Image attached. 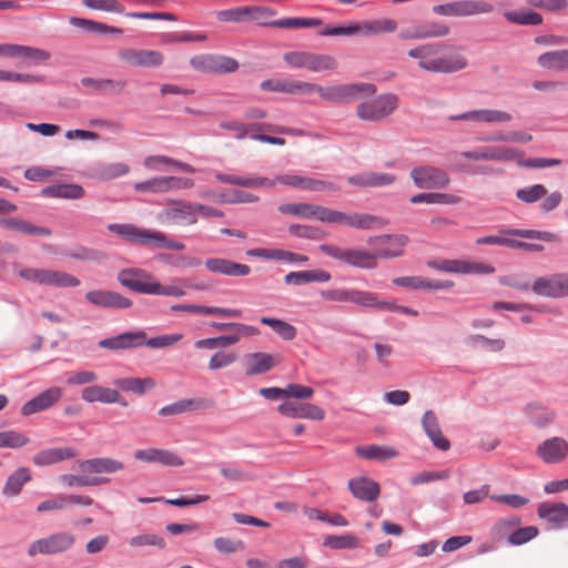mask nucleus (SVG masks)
I'll return each instance as SVG.
<instances>
[{"mask_svg":"<svg viewBox=\"0 0 568 568\" xmlns=\"http://www.w3.org/2000/svg\"><path fill=\"white\" fill-rule=\"evenodd\" d=\"M205 267L216 274L232 277H243L250 274L251 267L246 264L233 262L227 258L212 257L204 262Z\"/></svg>","mask_w":568,"mask_h":568,"instance_id":"29","label":"nucleus"},{"mask_svg":"<svg viewBox=\"0 0 568 568\" xmlns=\"http://www.w3.org/2000/svg\"><path fill=\"white\" fill-rule=\"evenodd\" d=\"M134 190L153 194L170 193L168 176H154L146 181L138 182L134 184Z\"/></svg>","mask_w":568,"mask_h":568,"instance_id":"59","label":"nucleus"},{"mask_svg":"<svg viewBox=\"0 0 568 568\" xmlns=\"http://www.w3.org/2000/svg\"><path fill=\"white\" fill-rule=\"evenodd\" d=\"M168 207L159 213L163 222H172L184 225H193L197 222L195 215V203L183 200H171Z\"/></svg>","mask_w":568,"mask_h":568,"instance_id":"16","label":"nucleus"},{"mask_svg":"<svg viewBox=\"0 0 568 568\" xmlns=\"http://www.w3.org/2000/svg\"><path fill=\"white\" fill-rule=\"evenodd\" d=\"M448 119L450 121H470L478 123H505L511 121L513 116L506 111L481 109L450 115Z\"/></svg>","mask_w":568,"mask_h":568,"instance_id":"26","label":"nucleus"},{"mask_svg":"<svg viewBox=\"0 0 568 568\" xmlns=\"http://www.w3.org/2000/svg\"><path fill=\"white\" fill-rule=\"evenodd\" d=\"M77 468L88 475L100 476L101 474L118 473L124 468V464L110 457H95L78 460Z\"/></svg>","mask_w":568,"mask_h":568,"instance_id":"25","label":"nucleus"},{"mask_svg":"<svg viewBox=\"0 0 568 568\" xmlns=\"http://www.w3.org/2000/svg\"><path fill=\"white\" fill-rule=\"evenodd\" d=\"M272 14H274V11L270 8L247 6L217 11L216 18L222 22H242L245 20H260Z\"/></svg>","mask_w":568,"mask_h":568,"instance_id":"19","label":"nucleus"},{"mask_svg":"<svg viewBox=\"0 0 568 568\" xmlns=\"http://www.w3.org/2000/svg\"><path fill=\"white\" fill-rule=\"evenodd\" d=\"M129 545L134 548L139 547H145V546H153L158 547L160 549L165 548V540L162 536L156 534H141L131 537L128 540Z\"/></svg>","mask_w":568,"mask_h":568,"instance_id":"62","label":"nucleus"},{"mask_svg":"<svg viewBox=\"0 0 568 568\" xmlns=\"http://www.w3.org/2000/svg\"><path fill=\"white\" fill-rule=\"evenodd\" d=\"M70 23L72 26L82 28V29L87 30L88 32L113 33V34H121L122 33L121 29H118V28H114V27H110V26L101 23V22L88 20V19H84V18H75V17H73V18L70 19Z\"/></svg>","mask_w":568,"mask_h":568,"instance_id":"57","label":"nucleus"},{"mask_svg":"<svg viewBox=\"0 0 568 568\" xmlns=\"http://www.w3.org/2000/svg\"><path fill=\"white\" fill-rule=\"evenodd\" d=\"M537 514L551 528H561L568 523V506L564 503H541L538 506Z\"/></svg>","mask_w":568,"mask_h":568,"instance_id":"31","label":"nucleus"},{"mask_svg":"<svg viewBox=\"0 0 568 568\" xmlns=\"http://www.w3.org/2000/svg\"><path fill=\"white\" fill-rule=\"evenodd\" d=\"M326 301L353 303L363 307L385 306L387 303L378 301L375 293L357 288H329L321 292Z\"/></svg>","mask_w":568,"mask_h":568,"instance_id":"10","label":"nucleus"},{"mask_svg":"<svg viewBox=\"0 0 568 568\" xmlns=\"http://www.w3.org/2000/svg\"><path fill=\"white\" fill-rule=\"evenodd\" d=\"M119 58L133 67H159L163 63V54L156 50L123 49L118 53Z\"/></svg>","mask_w":568,"mask_h":568,"instance_id":"23","label":"nucleus"},{"mask_svg":"<svg viewBox=\"0 0 568 568\" xmlns=\"http://www.w3.org/2000/svg\"><path fill=\"white\" fill-rule=\"evenodd\" d=\"M144 166L149 170H159L158 164L171 165L186 173H194L195 168L166 155H150L144 159Z\"/></svg>","mask_w":568,"mask_h":568,"instance_id":"52","label":"nucleus"},{"mask_svg":"<svg viewBox=\"0 0 568 568\" xmlns=\"http://www.w3.org/2000/svg\"><path fill=\"white\" fill-rule=\"evenodd\" d=\"M332 278L329 272L324 270H313V271H300V272H290L285 275L284 281L288 285H304L311 282L326 283Z\"/></svg>","mask_w":568,"mask_h":568,"instance_id":"40","label":"nucleus"},{"mask_svg":"<svg viewBox=\"0 0 568 568\" xmlns=\"http://www.w3.org/2000/svg\"><path fill=\"white\" fill-rule=\"evenodd\" d=\"M399 106V98L395 93H383L357 105V116L367 122H381Z\"/></svg>","mask_w":568,"mask_h":568,"instance_id":"7","label":"nucleus"},{"mask_svg":"<svg viewBox=\"0 0 568 568\" xmlns=\"http://www.w3.org/2000/svg\"><path fill=\"white\" fill-rule=\"evenodd\" d=\"M29 443L28 436L16 430L0 432V448H19Z\"/></svg>","mask_w":568,"mask_h":568,"instance_id":"64","label":"nucleus"},{"mask_svg":"<svg viewBox=\"0 0 568 568\" xmlns=\"http://www.w3.org/2000/svg\"><path fill=\"white\" fill-rule=\"evenodd\" d=\"M134 458L143 463H158L168 467H181L184 460L174 452L161 448L138 449L134 452Z\"/></svg>","mask_w":568,"mask_h":568,"instance_id":"24","label":"nucleus"},{"mask_svg":"<svg viewBox=\"0 0 568 568\" xmlns=\"http://www.w3.org/2000/svg\"><path fill=\"white\" fill-rule=\"evenodd\" d=\"M547 194V189L542 184H534L517 190L516 197L524 203H535Z\"/></svg>","mask_w":568,"mask_h":568,"instance_id":"63","label":"nucleus"},{"mask_svg":"<svg viewBox=\"0 0 568 568\" xmlns=\"http://www.w3.org/2000/svg\"><path fill=\"white\" fill-rule=\"evenodd\" d=\"M262 24L273 28L298 29L321 26L322 20L317 18H285L271 22H262Z\"/></svg>","mask_w":568,"mask_h":568,"instance_id":"56","label":"nucleus"},{"mask_svg":"<svg viewBox=\"0 0 568 568\" xmlns=\"http://www.w3.org/2000/svg\"><path fill=\"white\" fill-rule=\"evenodd\" d=\"M364 36H376L396 31L397 22L393 19L366 20L361 22Z\"/></svg>","mask_w":568,"mask_h":568,"instance_id":"54","label":"nucleus"},{"mask_svg":"<svg viewBox=\"0 0 568 568\" xmlns=\"http://www.w3.org/2000/svg\"><path fill=\"white\" fill-rule=\"evenodd\" d=\"M219 126L223 130L232 131L234 132V136L237 140L245 139L250 133L253 134V132L256 131H264V129H270V124H262V123H244L237 120L233 121H221Z\"/></svg>","mask_w":568,"mask_h":568,"instance_id":"46","label":"nucleus"},{"mask_svg":"<svg viewBox=\"0 0 568 568\" xmlns=\"http://www.w3.org/2000/svg\"><path fill=\"white\" fill-rule=\"evenodd\" d=\"M118 281L124 287L141 294H151L152 275L140 268H125L118 274Z\"/></svg>","mask_w":568,"mask_h":568,"instance_id":"21","label":"nucleus"},{"mask_svg":"<svg viewBox=\"0 0 568 568\" xmlns=\"http://www.w3.org/2000/svg\"><path fill=\"white\" fill-rule=\"evenodd\" d=\"M536 455L546 464H559L568 456V442L558 436L545 439L537 446Z\"/></svg>","mask_w":568,"mask_h":568,"instance_id":"18","label":"nucleus"},{"mask_svg":"<svg viewBox=\"0 0 568 568\" xmlns=\"http://www.w3.org/2000/svg\"><path fill=\"white\" fill-rule=\"evenodd\" d=\"M433 11L446 17H470L493 11V6L485 1L460 0L433 8Z\"/></svg>","mask_w":568,"mask_h":568,"instance_id":"13","label":"nucleus"},{"mask_svg":"<svg viewBox=\"0 0 568 568\" xmlns=\"http://www.w3.org/2000/svg\"><path fill=\"white\" fill-rule=\"evenodd\" d=\"M85 300L98 307L124 310L132 306V301L118 292L94 290L85 293Z\"/></svg>","mask_w":568,"mask_h":568,"instance_id":"22","label":"nucleus"},{"mask_svg":"<svg viewBox=\"0 0 568 568\" xmlns=\"http://www.w3.org/2000/svg\"><path fill=\"white\" fill-rule=\"evenodd\" d=\"M462 199L449 193H418L410 197L413 204H457Z\"/></svg>","mask_w":568,"mask_h":568,"instance_id":"55","label":"nucleus"},{"mask_svg":"<svg viewBox=\"0 0 568 568\" xmlns=\"http://www.w3.org/2000/svg\"><path fill=\"white\" fill-rule=\"evenodd\" d=\"M260 322L270 326L284 341H293L297 335L295 326L283 320L263 316Z\"/></svg>","mask_w":568,"mask_h":568,"instance_id":"53","label":"nucleus"},{"mask_svg":"<svg viewBox=\"0 0 568 568\" xmlns=\"http://www.w3.org/2000/svg\"><path fill=\"white\" fill-rule=\"evenodd\" d=\"M468 65L467 59L460 53L437 55L434 73H454L464 70Z\"/></svg>","mask_w":568,"mask_h":568,"instance_id":"42","label":"nucleus"},{"mask_svg":"<svg viewBox=\"0 0 568 568\" xmlns=\"http://www.w3.org/2000/svg\"><path fill=\"white\" fill-rule=\"evenodd\" d=\"M16 268L17 274L29 283L58 288L77 287L80 285L78 277L63 271L17 266Z\"/></svg>","mask_w":568,"mask_h":568,"instance_id":"6","label":"nucleus"},{"mask_svg":"<svg viewBox=\"0 0 568 568\" xmlns=\"http://www.w3.org/2000/svg\"><path fill=\"white\" fill-rule=\"evenodd\" d=\"M531 291L542 297L564 298L568 296V273H555L537 277Z\"/></svg>","mask_w":568,"mask_h":568,"instance_id":"11","label":"nucleus"},{"mask_svg":"<svg viewBox=\"0 0 568 568\" xmlns=\"http://www.w3.org/2000/svg\"><path fill=\"white\" fill-rule=\"evenodd\" d=\"M280 356L270 353H251L244 356V365L247 375H258L271 371L277 363Z\"/></svg>","mask_w":568,"mask_h":568,"instance_id":"34","label":"nucleus"},{"mask_svg":"<svg viewBox=\"0 0 568 568\" xmlns=\"http://www.w3.org/2000/svg\"><path fill=\"white\" fill-rule=\"evenodd\" d=\"M444 48L445 44L442 42L424 43L409 49L407 54L418 61L420 69L434 73L435 61Z\"/></svg>","mask_w":568,"mask_h":568,"instance_id":"27","label":"nucleus"},{"mask_svg":"<svg viewBox=\"0 0 568 568\" xmlns=\"http://www.w3.org/2000/svg\"><path fill=\"white\" fill-rule=\"evenodd\" d=\"M320 251L343 264L362 270H374L378 263L375 261L373 250L363 247H342L336 244L324 243L318 246Z\"/></svg>","mask_w":568,"mask_h":568,"instance_id":"5","label":"nucleus"},{"mask_svg":"<svg viewBox=\"0 0 568 568\" xmlns=\"http://www.w3.org/2000/svg\"><path fill=\"white\" fill-rule=\"evenodd\" d=\"M427 265L439 272L456 274H491L495 272V267L489 264L466 260H434L429 261Z\"/></svg>","mask_w":568,"mask_h":568,"instance_id":"12","label":"nucleus"},{"mask_svg":"<svg viewBox=\"0 0 568 568\" xmlns=\"http://www.w3.org/2000/svg\"><path fill=\"white\" fill-rule=\"evenodd\" d=\"M190 64L197 71L207 73H231L237 70L239 62L226 55L199 54L190 60Z\"/></svg>","mask_w":568,"mask_h":568,"instance_id":"14","label":"nucleus"},{"mask_svg":"<svg viewBox=\"0 0 568 568\" xmlns=\"http://www.w3.org/2000/svg\"><path fill=\"white\" fill-rule=\"evenodd\" d=\"M355 453L365 459L379 462L388 460L398 456V450L390 446L368 445L357 446Z\"/></svg>","mask_w":568,"mask_h":568,"instance_id":"45","label":"nucleus"},{"mask_svg":"<svg viewBox=\"0 0 568 568\" xmlns=\"http://www.w3.org/2000/svg\"><path fill=\"white\" fill-rule=\"evenodd\" d=\"M521 519L516 515L499 518L490 528V537L494 541L510 542V536L514 529L520 526Z\"/></svg>","mask_w":568,"mask_h":568,"instance_id":"41","label":"nucleus"},{"mask_svg":"<svg viewBox=\"0 0 568 568\" xmlns=\"http://www.w3.org/2000/svg\"><path fill=\"white\" fill-rule=\"evenodd\" d=\"M113 385L123 392L143 395L146 390L152 389L155 383L152 378L124 377L114 379Z\"/></svg>","mask_w":568,"mask_h":568,"instance_id":"47","label":"nucleus"},{"mask_svg":"<svg viewBox=\"0 0 568 568\" xmlns=\"http://www.w3.org/2000/svg\"><path fill=\"white\" fill-rule=\"evenodd\" d=\"M215 178L219 182L244 187L274 186V181L267 178H242L223 173H216Z\"/></svg>","mask_w":568,"mask_h":568,"instance_id":"48","label":"nucleus"},{"mask_svg":"<svg viewBox=\"0 0 568 568\" xmlns=\"http://www.w3.org/2000/svg\"><path fill=\"white\" fill-rule=\"evenodd\" d=\"M202 407V400L183 398L172 404L165 405L159 409V415L163 417L181 415L186 412L196 410Z\"/></svg>","mask_w":568,"mask_h":568,"instance_id":"51","label":"nucleus"},{"mask_svg":"<svg viewBox=\"0 0 568 568\" xmlns=\"http://www.w3.org/2000/svg\"><path fill=\"white\" fill-rule=\"evenodd\" d=\"M75 542V536L69 531H59L32 541L28 547V555H58L69 551Z\"/></svg>","mask_w":568,"mask_h":568,"instance_id":"8","label":"nucleus"},{"mask_svg":"<svg viewBox=\"0 0 568 568\" xmlns=\"http://www.w3.org/2000/svg\"><path fill=\"white\" fill-rule=\"evenodd\" d=\"M488 153L491 154L494 162H517L523 158V152L519 149L511 146H487Z\"/></svg>","mask_w":568,"mask_h":568,"instance_id":"58","label":"nucleus"},{"mask_svg":"<svg viewBox=\"0 0 568 568\" xmlns=\"http://www.w3.org/2000/svg\"><path fill=\"white\" fill-rule=\"evenodd\" d=\"M277 412L290 418L311 420H323L325 418L324 409L310 403L284 402L277 406Z\"/></svg>","mask_w":568,"mask_h":568,"instance_id":"20","label":"nucleus"},{"mask_svg":"<svg viewBox=\"0 0 568 568\" xmlns=\"http://www.w3.org/2000/svg\"><path fill=\"white\" fill-rule=\"evenodd\" d=\"M108 230L134 244L152 245L175 251H183L185 248L182 242L168 237L163 232L140 227L130 223H112L108 225Z\"/></svg>","mask_w":568,"mask_h":568,"instance_id":"1","label":"nucleus"},{"mask_svg":"<svg viewBox=\"0 0 568 568\" xmlns=\"http://www.w3.org/2000/svg\"><path fill=\"white\" fill-rule=\"evenodd\" d=\"M0 227L16 231L27 235L49 236L51 230L44 226H37L32 223L17 217H0Z\"/></svg>","mask_w":568,"mask_h":568,"instance_id":"38","label":"nucleus"},{"mask_svg":"<svg viewBox=\"0 0 568 568\" xmlns=\"http://www.w3.org/2000/svg\"><path fill=\"white\" fill-rule=\"evenodd\" d=\"M145 333L143 331L125 332L113 337H108L99 342V346L104 349L123 351L144 345Z\"/></svg>","mask_w":568,"mask_h":568,"instance_id":"28","label":"nucleus"},{"mask_svg":"<svg viewBox=\"0 0 568 568\" xmlns=\"http://www.w3.org/2000/svg\"><path fill=\"white\" fill-rule=\"evenodd\" d=\"M31 479V475L28 468L20 467L13 474H11L2 489V494L7 497H14L20 494L24 484Z\"/></svg>","mask_w":568,"mask_h":568,"instance_id":"49","label":"nucleus"},{"mask_svg":"<svg viewBox=\"0 0 568 568\" xmlns=\"http://www.w3.org/2000/svg\"><path fill=\"white\" fill-rule=\"evenodd\" d=\"M321 205H313L308 203H288L278 206V211L283 214H291L303 219L318 220Z\"/></svg>","mask_w":568,"mask_h":568,"instance_id":"50","label":"nucleus"},{"mask_svg":"<svg viewBox=\"0 0 568 568\" xmlns=\"http://www.w3.org/2000/svg\"><path fill=\"white\" fill-rule=\"evenodd\" d=\"M41 194L47 197L81 199L84 190L79 184H52L42 189Z\"/></svg>","mask_w":568,"mask_h":568,"instance_id":"44","label":"nucleus"},{"mask_svg":"<svg viewBox=\"0 0 568 568\" xmlns=\"http://www.w3.org/2000/svg\"><path fill=\"white\" fill-rule=\"evenodd\" d=\"M78 452L72 447H55L39 452L33 456V463L37 466H48L67 459H72Z\"/></svg>","mask_w":568,"mask_h":568,"instance_id":"37","label":"nucleus"},{"mask_svg":"<svg viewBox=\"0 0 568 568\" xmlns=\"http://www.w3.org/2000/svg\"><path fill=\"white\" fill-rule=\"evenodd\" d=\"M408 243V237L403 234H384L369 236L367 244L371 245L375 254V261L378 258H394L404 254V248Z\"/></svg>","mask_w":568,"mask_h":568,"instance_id":"9","label":"nucleus"},{"mask_svg":"<svg viewBox=\"0 0 568 568\" xmlns=\"http://www.w3.org/2000/svg\"><path fill=\"white\" fill-rule=\"evenodd\" d=\"M318 221L344 225L357 230H376L388 224L382 216L368 213H346L322 206L318 211Z\"/></svg>","mask_w":568,"mask_h":568,"instance_id":"3","label":"nucleus"},{"mask_svg":"<svg viewBox=\"0 0 568 568\" xmlns=\"http://www.w3.org/2000/svg\"><path fill=\"white\" fill-rule=\"evenodd\" d=\"M414 184L419 189H446L450 179L448 174L436 166L420 165L410 171Z\"/></svg>","mask_w":568,"mask_h":568,"instance_id":"15","label":"nucleus"},{"mask_svg":"<svg viewBox=\"0 0 568 568\" xmlns=\"http://www.w3.org/2000/svg\"><path fill=\"white\" fill-rule=\"evenodd\" d=\"M307 95L317 93L324 101L331 103H346L358 99L362 94L374 95L376 87L371 83H349L331 87H321L310 82Z\"/></svg>","mask_w":568,"mask_h":568,"instance_id":"4","label":"nucleus"},{"mask_svg":"<svg viewBox=\"0 0 568 568\" xmlns=\"http://www.w3.org/2000/svg\"><path fill=\"white\" fill-rule=\"evenodd\" d=\"M59 480L67 487H91L104 485L110 481L108 477L92 476L87 473L81 474H64L61 475Z\"/></svg>","mask_w":568,"mask_h":568,"instance_id":"43","label":"nucleus"},{"mask_svg":"<svg viewBox=\"0 0 568 568\" xmlns=\"http://www.w3.org/2000/svg\"><path fill=\"white\" fill-rule=\"evenodd\" d=\"M336 68H337V62L334 57H332L329 54L312 53L310 63H308V71L323 72V71L335 70Z\"/></svg>","mask_w":568,"mask_h":568,"instance_id":"61","label":"nucleus"},{"mask_svg":"<svg viewBox=\"0 0 568 568\" xmlns=\"http://www.w3.org/2000/svg\"><path fill=\"white\" fill-rule=\"evenodd\" d=\"M348 488L355 498L364 501H374L381 493L378 483L368 477L351 479Z\"/></svg>","mask_w":568,"mask_h":568,"instance_id":"36","label":"nucleus"},{"mask_svg":"<svg viewBox=\"0 0 568 568\" xmlns=\"http://www.w3.org/2000/svg\"><path fill=\"white\" fill-rule=\"evenodd\" d=\"M509 236H517L530 240L550 241L552 234L546 231L526 230V229H503L500 235H487L476 240L478 245H500L510 248H520L527 252H541L544 246L537 243H528L510 239Z\"/></svg>","mask_w":568,"mask_h":568,"instance_id":"2","label":"nucleus"},{"mask_svg":"<svg viewBox=\"0 0 568 568\" xmlns=\"http://www.w3.org/2000/svg\"><path fill=\"white\" fill-rule=\"evenodd\" d=\"M505 17L510 22L524 26H538L542 22L541 16L535 11H511L506 12Z\"/></svg>","mask_w":568,"mask_h":568,"instance_id":"60","label":"nucleus"},{"mask_svg":"<svg viewBox=\"0 0 568 568\" xmlns=\"http://www.w3.org/2000/svg\"><path fill=\"white\" fill-rule=\"evenodd\" d=\"M81 398L88 403L100 402L103 404H120L128 406L126 400L120 395L116 389L93 385L85 387L81 393Z\"/></svg>","mask_w":568,"mask_h":568,"instance_id":"30","label":"nucleus"},{"mask_svg":"<svg viewBox=\"0 0 568 568\" xmlns=\"http://www.w3.org/2000/svg\"><path fill=\"white\" fill-rule=\"evenodd\" d=\"M537 64L555 72L568 71V49L547 51L537 58Z\"/></svg>","mask_w":568,"mask_h":568,"instance_id":"39","label":"nucleus"},{"mask_svg":"<svg viewBox=\"0 0 568 568\" xmlns=\"http://www.w3.org/2000/svg\"><path fill=\"white\" fill-rule=\"evenodd\" d=\"M260 87L263 91L302 95H307V90L311 88L310 82L281 79L264 80Z\"/></svg>","mask_w":568,"mask_h":568,"instance_id":"35","label":"nucleus"},{"mask_svg":"<svg viewBox=\"0 0 568 568\" xmlns=\"http://www.w3.org/2000/svg\"><path fill=\"white\" fill-rule=\"evenodd\" d=\"M523 414L527 423L537 428L545 429L554 425L557 420V410L539 402L531 400L523 407Z\"/></svg>","mask_w":568,"mask_h":568,"instance_id":"17","label":"nucleus"},{"mask_svg":"<svg viewBox=\"0 0 568 568\" xmlns=\"http://www.w3.org/2000/svg\"><path fill=\"white\" fill-rule=\"evenodd\" d=\"M422 427L433 445L446 452L450 447L449 440L443 435L438 418L433 410H426L422 417Z\"/></svg>","mask_w":568,"mask_h":568,"instance_id":"33","label":"nucleus"},{"mask_svg":"<svg viewBox=\"0 0 568 568\" xmlns=\"http://www.w3.org/2000/svg\"><path fill=\"white\" fill-rule=\"evenodd\" d=\"M62 390L59 387H51L32 399L28 400L21 408L24 416L48 409L60 400Z\"/></svg>","mask_w":568,"mask_h":568,"instance_id":"32","label":"nucleus"}]
</instances>
